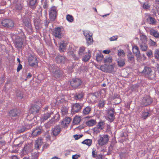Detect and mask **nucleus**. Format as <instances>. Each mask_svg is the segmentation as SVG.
<instances>
[{"label":"nucleus","mask_w":159,"mask_h":159,"mask_svg":"<svg viewBox=\"0 0 159 159\" xmlns=\"http://www.w3.org/2000/svg\"><path fill=\"white\" fill-rule=\"evenodd\" d=\"M37 0H29V3L31 6H34L37 3Z\"/></svg>","instance_id":"864d4df0"},{"label":"nucleus","mask_w":159,"mask_h":159,"mask_svg":"<svg viewBox=\"0 0 159 159\" xmlns=\"http://www.w3.org/2000/svg\"><path fill=\"white\" fill-rule=\"evenodd\" d=\"M105 104V101L104 100H100L98 102V107L99 108H103Z\"/></svg>","instance_id":"de8ad7c7"},{"label":"nucleus","mask_w":159,"mask_h":159,"mask_svg":"<svg viewBox=\"0 0 159 159\" xmlns=\"http://www.w3.org/2000/svg\"><path fill=\"white\" fill-rule=\"evenodd\" d=\"M86 39V42L88 45H91L93 42V39L92 36H90V37H86L85 38Z\"/></svg>","instance_id":"37998d69"},{"label":"nucleus","mask_w":159,"mask_h":159,"mask_svg":"<svg viewBox=\"0 0 159 159\" xmlns=\"http://www.w3.org/2000/svg\"><path fill=\"white\" fill-rule=\"evenodd\" d=\"M44 99L43 97H40L38 98H36L34 101V102L38 104L42 105L44 104Z\"/></svg>","instance_id":"bb28decb"},{"label":"nucleus","mask_w":159,"mask_h":159,"mask_svg":"<svg viewBox=\"0 0 159 159\" xmlns=\"http://www.w3.org/2000/svg\"><path fill=\"white\" fill-rule=\"evenodd\" d=\"M32 147L31 145H26L23 149V152L26 153H28L32 151Z\"/></svg>","instance_id":"7c9ffc66"},{"label":"nucleus","mask_w":159,"mask_h":159,"mask_svg":"<svg viewBox=\"0 0 159 159\" xmlns=\"http://www.w3.org/2000/svg\"><path fill=\"white\" fill-rule=\"evenodd\" d=\"M65 57L62 56H58L56 57V60L58 63H64L66 61Z\"/></svg>","instance_id":"a878e982"},{"label":"nucleus","mask_w":159,"mask_h":159,"mask_svg":"<svg viewBox=\"0 0 159 159\" xmlns=\"http://www.w3.org/2000/svg\"><path fill=\"white\" fill-rule=\"evenodd\" d=\"M154 57L155 59H159V49H156L154 51Z\"/></svg>","instance_id":"3c124183"},{"label":"nucleus","mask_w":159,"mask_h":159,"mask_svg":"<svg viewBox=\"0 0 159 159\" xmlns=\"http://www.w3.org/2000/svg\"><path fill=\"white\" fill-rule=\"evenodd\" d=\"M133 52L137 58L140 57V53L139 48L136 45L132 47Z\"/></svg>","instance_id":"6ab92c4d"},{"label":"nucleus","mask_w":159,"mask_h":159,"mask_svg":"<svg viewBox=\"0 0 159 159\" xmlns=\"http://www.w3.org/2000/svg\"><path fill=\"white\" fill-rule=\"evenodd\" d=\"M51 72H52V73L54 74V76L55 78H58L62 76L63 72L59 70H53L52 71L50 70Z\"/></svg>","instance_id":"412c9836"},{"label":"nucleus","mask_w":159,"mask_h":159,"mask_svg":"<svg viewBox=\"0 0 159 159\" xmlns=\"http://www.w3.org/2000/svg\"><path fill=\"white\" fill-rule=\"evenodd\" d=\"M91 57V55L89 53L86 52L85 55L82 57V61L84 62L88 61Z\"/></svg>","instance_id":"c85d7f7f"},{"label":"nucleus","mask_w":159,"mask_h":159,"mask_svg":"<svg viewBox=\"0 0 159 159\" xmlns=\"http://www.w3.org/2000/svg\"><path fill=\"white\" fill-rule=\"evenodd\" d=\"M24 92L23 91L20 90H17L16 92V94L17 98L20 99L23 98Z\"/></svg>","instance_id":"4be33fe9"},{"label":"nucleus","mask_w":159,"mask_h":159,"mask_svg":"<svg viewBox=\"0 0 159 159\" xmlns=\"http://www.w3.org/2000/svg\"><path fill=\"white\" fill-rule=\"evenodd\" d=\"M84 97V93L82 92H80L76 93L75 96V99L76 100H80L83 98Z\"/></svg>","instance_id":"4c0bfd02"},{"label":"nucleus","mask_w":159,"mask_h":159,"mask_svg":"<svg viewBox=\"0 0 159 159\" xmlns=\"http://www.w3.org/2000/svg\"><path fill=\"white\" fill-rule=\"evenodd\" d=\"M96 123L95 120L92 119L86 122V125L88 126H92L94 125Z\"/></svg>","instance_id":"58836bf2"},{"label":"nucleus","mask_w":159,"mask_h":159,"mask_svg":"<svg viewBox=\"0 0 159 159\" xmlns=\"http://www.w3.org/2000/svg\"><path fill=\"white\" fill-rule=\"evenodd\" d=\"M34 23L36 29L39 30L41 28L40 21L39 19L34 21Z\"/></svg>","instance_id":"2f4dec72"},{"label":"nucleus","mask_w":159,"mask_h":159,"mask_svg":"<svg viewBox=\"0 0 159 159\" xmlns=\"http://www.w3.org/2000/svg\"><path fill=\"white\" fill-rule=\"evenodd\" d=\"M141 73L142 75L150 78L151 80L154 79L156 76L155 73L152 71V69L150 67L147 66L144 67Z\"/></svg>","instance_id":"f257e3e1"},{"label":"nucleus","mask_w":159,"mask_h":159,"mask_svg":"<svg viewBox=\"0 0 159 159\" xmlns=\"http://www.w3.org/2000/svg\"><path fill=\"white\" fill-rule=\"evenodd\" d=\"M39 152H34L32 154V159H38Z\"/></svg>","instance_id":"603ef678"},{"label":"nucleus","mask_w":159,"mask_h":159,"mask_svg":"<svg viewBox=\"0 0 159 159\" xmlns=\"http://www.w3.org/2000/svg\"><path fill=\"white\" fill-rule=\"evenodd\" d=\"M150 34L156 38H159V33L157 30L152 29L150 30Z\"/></svg>","instance_id":"cd10ccee"},{"label":"nucleus","mask_w":159,"mask_h":159,"mask_svg":"<svg viewBox=\"0 0 159 159\" xmlns=\"http://www.w3.org/2000/svg\"><path fill=\"white\" fill-rule=\"evenodd\" d=\"M117 37L116 36H113L111 38H110L109 40L111 41H114L117 40Z\"/></svg>","instance_id":"774afa93"},{"label":"nucleus","mask_w":159,"mask_h":159,"mask_svg":"<svg viewBox=\"0 0 159 159\" xmlns=\"http://www.w3.org/2000/svg\"><path fill=\"white\" fill-rule=\"evenodd\" d=\"M71 86L75 88H78L82 83L81 80H71L70 81Z\"/></svg>","instance_id":"2eb2a0df"},{"label":"nucleus","mask_w":159,"mask_h":159,"mask_svg":"<svg viewBox=\"0 0 159 159\" xmlns=\"http://www.w3.org/2000/svg\"><path fill=\"white\" fill-rule=\"evenodd\" d=\"M82 108V106L78 103H76L72 106L71 111L74 113L75 112H79Z\"/></svg>","instance_id":"dca6fc26"},{"label":"nucleus","mask_w":159,"mask_h":159,"mask_svg":"<svg viewBox=\"0 0 159 159\" xmlns=\"http://www.w3.org/2000/svg\"><path fill=\"white\" fill-rule=\"evenodd\" d=\"M70 54H72V57L75 60H77L79 58H82V57L86 52H85V48L84 46H82L80 48L78 51V55L76 56L74 54L73 51H70Z\"/></svg>","instance_id":"f03ea898"},{"label":"nucleus","mask_w":159,"mask_h":159,"mask_svg":"<svg viewBox=\"0 0 159 159\" xmlns=\"http://www.w3.org/2000/svg\"><path fill=\"white\" fill-rule=\"evenodd\" d=\"M149 113L148 112H143L142 113V116L144 119H146L148 116Z\"/></svg>","instance_id":"6e6d98bb"},{"label":"nucleus","mask_w":159,"mask_h":159,"mask_svg":"<svg viewBox=\"0 0 159 159\" xmlns=\"http://www.w3.org/2000/svg\"><path fill=\"white\" fill-rule=\"evenodd\" d=\"M108 140L109 136L107 134L104 135L98 140V143L99 146H102L106 144Z\"/></svg>","instance_id":"423d86ee"},{"label":"nucleus","mask_w":159,"mask_h":159,"mask_svg":"<svg viewBox=\"0 0 159 159\" xmlns=\"http://www.w3.org/2000/svg\"><path fill=\"white\" fill-rule=\"evenodd\" d=\"M127 58L129 61H134V58L133 55L127 56Z\"/></svg>","instance_id":"e2e57ef3"},{"label":"nucleus","mask_w":159,"mask_h":159,"mask_svg":"<svg viewBox=\"0 0 159 159\" xmlns=\"http://www.w3.org/2000/svg\"><path fill=\"white\" fill-rule=\"evenodd\" d=\"M1 24L3 27L9 29L12 28L14 25V23L12 20L7 19L2 20Z\"/></svg>","instance_id":"7ed1b4c3"},{"label":"nucleus","mask_w":159,"mask_h":159,"mask_svg":"<svg viewBox=\"0 0 159 159\" xmlns=\"http://www.w3.org/2000/svg\"><path fill=\"white\" fill-rule=\"evenodd\" d=\"M70 121L71 119L70 117H66L62 121L61 124L63 126H67Z\"/></svg>","instance_id":"c756f323"},{"label":"nucleus","mask_w":159,"mask_h":159,"mask_svg":"<svg viewBox=\"0 0 159 159\" xmlns=\"http://www.w3.org/2000/svg\"><path fill=\"white\" fill-rule=\"evenodd\" d=\"M99 129H99L98 127L97 126V127H95L93 129L94 132H95L96 134L100 132V131L99 130Z\"/></svg>","instance_id":"0e129e2a"},{"label":"nucleus","mask_w":159,"mask_h":159,"mask_svg":"<svg viewBox=\"0 0 159 159\" xmlns=\"http://www.w3.org/2000/svg\"><path fill=\"white\" fill-rule=\"evenodd\" d=\"M28 129V128H27L24 126H22L17 130V134H19L23 133L27 130Z\"/></svg>","instance_id":"ea45409f"},{"label":"nucleus","mask_w":159,"mask_h":159,"mask_svg":"<svg viewBox=\"0 0 159 159\" xmlns=\"http://www.w3.org/2000/svg\"><path fill=\"white\" fill-rule=\"evenodd\" d=\"M104 124V123L103 121H101L98 124V125L97 126L99 129H100V130H102L103 129V128L102 127V126Z\"/></svg>","instance_id":"4d7b16f0"},{"label":"nucleus","mask_w":159,"mask_h":159,"mask_svg":"<svg viewBox=\"0 0 159 159\" xmlns=\"http://www.w3.org/2000/svg\"><path fill=\"white\" fill-rule=\"evenodd\" d=\"M66 44L64 43V41L61 42L59 46V50L60 52H63L65 49L66 47Z\"/></svg>","instance_id":"473e14b6"},{"label":"nucleus","mask_w":159,"mask_h":159,"mask_svg":"<svg viewBox=\"0 0 159 159\" xmlns=\"http://www.w3.org/2000/svg\"><path fill=\"white\" fill-rule=\"evenodd\" d=\"M139 46L141 50L143 52L146 51L148 48L146 43H139Z\"/></svg>","instance_id":"72a5a7b5"},{"label":"nucleus","mask_w":159,"mask_h":159,"mask_svg":"<svg viewBox=\"0 0 159 159\" xmlns=\"http://www.w3.org/2000/svg\"><path fill=\"white\" fill-rule=\"evenodd\" d=\"M146 53L147 56L149 58H151L153 56V52L152 50L150 49H148Z\"/></svg>","instance_id":"49530a36"},{"label":"nucleus","mask_w":159,"mask_h":159,"mask_svg":"<svg viewBox=\"0 0 159 159\" xmlns=\"http://www.w3.org/2000/svg\"><path fill=\"white\" fill-rule=\"evenodd\" d=\"M53 113V112L52 111H50L49 112L44 113L41 116V121H44L47 120L50 118L51 116V115Z\"/></svg>","instance_id":"aec40b11"},{"label":"nucleus","mask_w":159,"mask_h":159,"mask_svg":"<svg viewBox=\"0 0 159 159\" xmlns=\"http://www.w3.org/2000/svg\"><path fill=\"white\" fill-rule=\"evenodd\" d=\"M61 30L62 28L60 27L55 28L53 32V34L55 37L60 38L61 37Z\"/></svg>","instance_id":"ddd939ff"},{"label":"nucleus","mask_w":159,"mask_h":159,"mask_svg":"<svg viewBox=\"0 0 159 159\" xmlns=\"http://www.w3.org/2000/svg\"><path fill=\"white\" fill-rule=\"evenodd\" d=\"M20 113V111L19 109L15 108L9 111V116L11 117H18Z\"/></svg>","instance_id":"9b49d317"},{"label":"nucleus","mask_w":159,"mask_h":159,"mask_svg":"<svg viewBox=\"0 0 159 159\" xmlns=\"http://www.w3.org/2000/svg\"><path fill=\"white\" fill-rule=\"evenodd\" d=\"M43 7L47 8L48 7V2L47 0H43L42 2Z\"/></svg>","instance_id":"8fccbe9b"},{"label":"nucleus","mask_w":159,"mask_h":159,"mask_svg":"<svg viewBox=\"0 0 159 159\" xmlns=\"http://www.w3.org/2000/svg\"><path fill=\"white\" fill-rule=\"evenodd\" d=\"M42 144V142L41 140H38L35 142L34 145L35 148L37 150L39 149V148L41 147Z\"/></svg>","instance_id":"c9c22d12"},{"label":"nucleus","mask_w":159,"mask_h":159,"mask_svg":"<svg viewBox=\"0 0 159 159\" xmlns=\"http://www.w3.org/2000/svg\"><path fill=\"white\" fill-rule=\"evenodd\" d=\"M15 47L17 48H21L23 44L22 39L20 38H17L16 39L14 43Z\"/></svg>","instance_id":"a211bd4d"},{"label":"nucleus","mask_w":159,"mask_h":159,"mask_svg":"<svg viewBox=\"0 0 159 159\" xmlns=\"http://www.w3.org/2000/svg\"><path fill=\"white\" fill-rule=\"evenodd\" d=\"M23 23L25 25V28L29 33L32 32V28L31 22L29 19L26 18L24 20Z\"/></svg>","instance_id":"0eeeda50"},{"label":"nucleus","mask_w":159,"mask_h":159,"mask_svg":"<svg viewBox=\"0 0 159 159\" xmlns=\"http://www.w3.org/2000/svg\"><path fill=\"white\" fill-rule=\"evenodd\" d=\"M92 140L90 139H86L82 142V143L86 144L89 146H90L92 143Z\"/></svg>","instance_id":"79ce46f5"},{"label":"nucleus","mask_w":159,"mask_h":159,"mask_svg":"<svg viewBox=\"0 0 159 159\" xmlns=\"http://www.w3.org/2000/svg\"><path fill=\"white\" fill-rule=\"evenodd\" d=\"M57 7L55 6L52 7L49 11V16L50 19L54 20L56 18L57 15Z\"/></svg>","instance_id":"1a4fd4ad"},{"label":"nucleus","mask_w":159,"mask_h":159,"mask_svg":"<svg viewBox=\"0 0 159 159\" xmlns=\"http://www.w3.org/2000/svg\"><path fill=\"white\" fill-rule=\"evenodd\" d=\"M153 102L152 98L149 96H147L142 99L141 103L144 106H147L151 104Z\"/></svg>","instance_id":"39448f33"},{"label":"nucleus","mask_w":159,"mask_h":159,"mask_svg":"<svg viewBox=\"0 0 159 159\" xmlns=\"http://www.w3.org/2000/svg\"><path fill=\"white\" fill-rule=\"evenodd\" d=\"M93 96H94L96 98H97L99 96V94L98 92H95L92 93Z\"/></svg>","instance_id":"338daca9"},{"label":"nucleus","mask_w":159,"mask_h":159,"mask_svg":"<svg viewBox=\"0 0 159 159\" xmlns=\"http://www.w3.org/2000/svg\"><path fill=\"white\" fill-rule=\"evenodd\" d=\"M98 152L96 150H93L92 152V157L95 158L97 157L98 156Z\"/></svg>","instance_id":"bf43d9fd"},{"label":"nucleus","mask_w":159,"mask_h":159,"mask_svg":"<svg viewBox=\"0 0 159 159\" xmlns=\"http://www.w3.org/2000/svg\"><path fill=\"white\" fill-rule=\"evenodd\" d=\"M83 34L85 37V38L87 37H90V36H93V33L88 30H85L83 31Z\"/></svg>","instance_id":"e433bc0d"},{"label":"nucleus","mask_w":159,"mask_h":159,"mask_svg":"<svg viewBox=\"0 0 159 159\" xmlns=\"http://www.w3.org/2000/svg\"><path fill=\"white\" fill-rule=\"evenodd\" d=\"M81 121V118L79 116H76L74 118L73 123V125H78L80 123Z\"/></svg>","instance_id":"f704fd0d"},{"label":"nucleus","mask_w":159,"mask_h":159,"mask_svg":"<svg viewBox=\"0 0 159 159\" xmlns=\"http://www.w3.org/2000/svg\"><path fill=\"white\" fill-rule=\"evenodd\" d=\"M22 5L21 4L17 3L16 6V10H20L22 9Z\"/></svg>","instance_id":"052dcab7"},{"label":"nucleus","mask_w":159,"mask_h":159,"mask_svg":"<svg viewBox=\"0 0 159 159\" xmlns=\"http://www.w3.org/2000/svg\"><path fill=\"white\" fill-rule=\"evenodd\" d=\"M22 69V66L20 63H19L18 66L17 68V72H19Z\"/></svg>","instance_id":"69168bd1"},{"label":"nucleus","mask_w":159,"mask_h":159,"mask_svg":"<svg viewBox=\"0 0 159 159\" xmlns=\"http://www.w3.org/2000/svg\"><path fill=\"white\" fill-rule=\"evenodd\" d=\"M83 136V134H81L80 135L76 134L74 135V137L75 138V140H77L81 138Z\"/></svg>","instance_id":"680f3d73"},{"label":"nucleus","mask_w":159,"mask_h":159,"mask_svg":"<svg viewBox=\"0 0 159 159\" xmlns=\"http://www.w3.org/2000/svg\"><path fill=\"white\" fill-rule=\"evenodd\" d=\"M112 61V58L111 57H109L106 58L104 62L106 63H110Z\"/></svg>","instance_id":"13d9d810"},{"label":"nucleus","mask_w":159,"mask_h":159,"mask_svg":"<svg viewBox=\"0 0 159 159\" xmlns=\"http://www.w3.org/2000/svg\"><path fill=\"white\" fill-rule=\"evenodd\" d=\"M42 127L38 126L34 129L32 132V134L34 136H37L40 135L42 132Z\"/></svg>","instance_id":"f3484780"},{"label":"nucleus","mask_w":159,"mask_h":159,"mask_svg":"<svg viewBox=\"0 0 159 159\" xmlns=\"http://www.w3.org/2000/svg\"><path fill=\"white\" fill-rule=\"evenodd\" d=\"M92 107L89 106L85 107L83 110V114L86 115L89 114L92 110Z\"/></svg>","instance_id":"5701e85b"},{"label":"nucleus","mask_w":159,"mask_h":159,"mask_svg":"<svg viewBox=\"0 0 159 159\" xmlns=\"http://www.w3.org/2000/svg\"><path fill=\"white\" fill-rule=\"evenodd\" d=\"M41 108L37 104H33L30 110V111L31 113L30 116H31V114L35 115L39 113L41 111Z\"/></svg>","instance_id":"20e7f679"},{"label":"nucleus","mask_w":159,"mask_h":159,"mask_svg":"<svg viewBox=\"0 0 159 159\" xmlns=\"http://www.w3.org/2000/svg\"><path fill=\"white\" fill-rule=\"evenodd\" d=\"M150 4L149 2H146L143 3L142 7L144 9L147 10L150 8Z\"/></svg>","instance_id":"c03bdc74"},{"label":"nucleus","mask_w":159,"mask_h":159,"mask_svg":"<svg viewBox=\"0 0 159 159\" xmlns=\"http://www.w3.org/2000/svg\"><path fill=\"white\" fill-rule=\"evenodd\" d=\"M66 19L68 21L71 22H73L74 20L73 16L70 15H67L66 16Z\"/></svg>","instance_id":"5fc2aeb1"},{"label":"nucleus","mask_w":159,"mask_h":159,"mask_svg":"<svg viewBox=\"0 0 159 159\" xmlns=\"http://www.w3.org/2000/svg\"><path fill=\"white\" fill-rule=\"evenodd\" d=\"M147 42L146 37L144 35H142L141 36L139 43H146Z\"/></svg>","instance_id":"a18cd8bd"},{"label":"nucleus","mask_w":159,"mask_h":159,"mask_svg":"<svg viewBox=\"0 0 159 159\" xmlns=\"http://www.w3.org/2000/svg\"><path fill=\"white\" fill-rule=\"evenodd\" d=\"M96 60L98 61H100L102 60L103 58V55L101 53L98 54L96 56Z\"/></svg>","instance_id":"09e8293b"},{"label":"nucleus","mask_w":159,"mask_h":159,"mask_svg":"<svg viewBox=\"0 0 159 159\" xmlns=\"http://www.w3.org/2000/svg\"><path fill=\"white\" fill-rule=\"evenodd\" d=\"M100 69L103 71L111 72L113 70V67L112 65L105 64L101 66Z\"/></svg>","instance_id":"f8f14e48"},{"label":"nucleus","mask_w":159,"mask_h":159,"mask_svg":"<svg viewBox=\"0 0 159 159\" xmlns=\"http://www.w3.org/2000/svg\"><path fill=\"white\" fill-rule=\"evenodd\" d=\"M52 134L54 136H56L58 135L61 131V128L59 125H57L52 129Z\"/></svg>","instance_id":"4468645a"},{"label":"nucleus","mask_w":159,"mask_h":159,"mask_svg":"<svg viewBox=\"0 0 159 159\" xmlns=\"http://www.w3.org/2000/svg\"><path fill=\"white\" fill-rule=\"evenodd\" d=\"M146 20L147 22L149 24L153 25H155L157 22L155 18L149 16L147 18Z\"/></svg>","instance_id":"393cba45"},{"label":"nucleus","mask_w":159,"mask_h":159,"mask_svg":"<svg viewBox=\"0 0 159 159\" xmlns=\"http://www.w3.org/2000/svg\"><path fill=\"white\" fill-rule=\"evenodd\" d=\"M107 113L109 116L108 118L109 121L110 122H113L115 119L114 114L116 113L114 108L109 109L108 110Z\"/></svg>","instance_id":"9d476101"},{"label":"nucleus","mask_w":159,"mask_h":159,"mask_svg":"<svg viewBox=\"0 0 159 159\" xmlns=\"http://www.w3.org/2000/svg\"><path fill=\"white\" fill-rule=\"evenodd\" d=\"M125 59L120 57L118 58L117 61L118 66L120 67L124 66L125 64Z\"/></svg>","instance_id":"b1692460"},{"label":"nucleus","mask_w":159,"mask_h":159,"mask_svg":"<svg viewBox=\"0 0 159 159\" xmlns=\"http://www.w3.org/2000/svg\"><path fill=\"white\" fill-rule=\"evenodd\" d=\"M28 62L30 66H37L38 61L35 56L30 55L28 58Z\"/></svg>","instance_id":"6e6552de"},{"label":"nucleus","mask_w":159,"mask_h":159,"mask_svg":"<svg viewBox=\"0 0 159 159\" xmlns=\"http://www.w3.org/2000/svg\"><path fill=\"white\" fill-rule=\"evenodd\" d=\"M117 55L119 57H124L125 56V54L123 50L119 49L118 50Z\"/></svg>","instance_id":"a19ab883"}]
</instances>
